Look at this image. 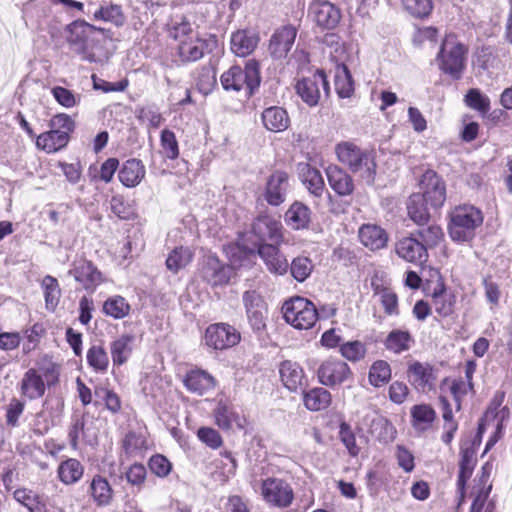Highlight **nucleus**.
<instances>
[{
	"label": "nucleus",
	"mask_w": 512,
	"mask_h": 512,
	"mask_svg": "<svg viewBox=\"0 0 512 512\" xmlns=\"http://www.w3.org/2000/svg\"><path fill=\"white\" fill-rule=\"evenodd\" d=\"M49 126L58 131H65L66 135L69 136L75 128V122L69 115L60 113L51 118Z\"/></svg>",
	"instance_id": "64"
},
{
	"label": "nucleus",
	"mask_w": 512,
	"mask_h": 512,
	"mask_svg": "<svg viewBox=\"0 0 512 512\" xmlns=\"http://www.w3.org/2000/svg\"><path fill=\"white\" fill-rule=\"evenodd\" d=\"M68 274L73 276L85 290L91 293L104 281L102 273L92 262L85 259L74 261Z\"/></svg>",
	"instance_id": "13"
},
{
	"label": "nucleus",
	"mask_w": 512,
	"mask_h": 512,
	"mask_svg": "<svg viewBox=\"0 0 512 512\" xmlns=\"http://www.w3.org/2000/svg\"><path fill=\"white\" fill-rule=\"evenodd\" d=\"M481 210L472 205L456 207L450 215L449 235L453 241L466 242L475 235V230L483 223Z\"/></svg>",
	"instance_id": "3"
},
{
	"label": "nucleus",
	"mask_w": 512,
	"mask_h": 512,
	"mask_svg": "<svg viewBox=\"0 0 512 512\" xmlns=\"http://www.w3.org/2000/svg\"><path fill=\"white\" fill-rule=\"evenodd\" d=\"M246 237H243L238 243L229 245L226 248V254L229 258L230 265L234 268H239L248 265L250 258L254 257L257 248Z\"/></svg>",
	"instance_id": "26"
},
{
	"label": "nucleus",
	"mask_w": 512,
	"mask_h": 512,
	"mask_svg": "<svg viewBox=\"0 0 512 512\" xmlns=\"http://www.w3.org/2000/svg\"><path fill=\"white\" fill-rule=\"evenodd\" d=\"M240 333L231 325L216 323L210 325L205 332V342L214 349H227L240 341Z\"/></svg>",
	"instance_id": "12"
},
{
	"label": "nucleus",
	"mask_w": 512,
	"mask_h": 512,
	"mask_svg": "<svg viewBox=\"0 0 512 512\" xmlns=\"http://www.w3.org/2000/svg\"><path fill=\"white\" fill-rule=\"evenodd\" d=\"M407 373L410 382L417 390L425 393L434 388L436 376L430 364L413 361L409 363Z\"/></svg>",
	"instance_id": "18"
},
{
	"label": "nucleus",
	"mask_w": 512,
	"mask_h": 512,
	"mask_svg": "<svg viewBox=\"0 0 512 512\" xmlns=\"http://www.w3.org/2000/svg\"><path fill=\"white\" fill-rule=\"evenodd\" d=\"M148 465L151 472L161 478L168 476L172 469L171 462L160 454L152 456Z\"/></svg>",
	"instance_id": "62"
},
{
	"label": "nucleus",
	"mask_w": 512,
	"mask_h": 512,
	"mask_svg": "<svg viewBox=\"0 0 512 512\" xmlns=\"http://www.w3.org/2000/svg\"><path fill=\"white\" fill-rule=\"evenodd\" d=\"M304 185L315 196H321L324 191V180L319 170L305 164L301 169Z\"/></svg>",
	"instance_id": "42"
},
{
	"label": "nucleus",
	"mask_w": 512,
	"mask_h": 512,
	"mask_svg": "<svg viewBox=\"0 0 512 512\" xmlns=\"http://www.w3.org/2000/svg\"><path fill=\"white\" fill-rule=\"evenodd\" d=\"M412 425L419 431L426 430L435 420L436 412L428 404H419L411 408Z\"/></svg>",
	"instance_id": "41"
},
{
	"label": "nucleus",
	"mask_w": 512,
	"mask_h": 512,
	"mask_svg": "<svg viewBox=\"0 0 512 512\" xmlns=\"http://www.w3.org/2000/svg\"><path fill=\"white\" fill-rule=\"evenodd\" d=\"M335 90L340 98H350L354 93V81L344 65H337L334 76Z\"/></svg>",
	"instance_id": "40"
},
{
	"label": "nucleus",
	"mask_w": 512,
	"mask_h": 512,
	"mask_svg": "<svg viewBox=\"0 0 512 512\" xmlns=\"http://www.w3.org/2000/svg\"><path fill=\"white\" fill-rule=\"evenodd\" d=\"M14 499L28 509L29 512H47L43 495L28 488H18L13 493Z\"/></svg>",
	"instance_id": "33"
},
{
	"label": "nucleus",
	"mask_w": 512,
	"mask_h": 512,
	"mask_svg": "<svg viewBox=\"0 0 512 512\" xmlns=\"http://www.w3.org/2000/svg\"><path fill=\"white\" fill-rule=\"evenodd\" d=\"M161 147L165 156L171 160L179 156V147L174 132L164 129L160 137Z\"/></svg>",
	"instance_id": "58"
},
{
	"label": "nucleus",
	"mask_w": 512,
	"mask_h": 512,
	"mask_svg": "<svg viewBox=\"0 0 512 512\" xmlns=\"http://www.w3.org/2000/svg\"><path fill=\"white\" fill-rule=\"evenodd\" d=\"M137 118L149 127L159 128L164 121L162 114L155 105H146L137 109Z\"/></svg>",
	"instance_id": "56"
},
{
	"label": "nucleus",
	"mask_w": 512,
	"mask_h": 512,
	"mask_svg": "<svg viewBox=\"0 0 512 512\" xmlns=\"http://www.w3.org/2000/svg\"><path fill=\"white\" fill-rule=\"evenodd\" d=\"M193 258V252L188 247L175 248L166 259L167 268L177 273L179 270L185 268Z\"/></svg>",
	"instance_id": "44"
},
{
	"label": "nucleus",
	"mask_w": 512,
	"mask_h": 512,
	"mask_svg": "<svg viewBox=\"0 0 512 512\" xmlns=\"http://www.w3.org/2000/svg\"><path fill=\"white\" fill-rule=\"evenodd\" d=\"M360 242L368 249L375 251L386 246L388 235L376 224H363L358 231Z\"/></svg>",
	"instance_id": "23"
},
{
	"label": "nucleus",
	"mask_w": 512,
	"mask_h": 512,
	"mask_svg": "<svg viewBox=\"0 0 512 512\" xmlns=\"http://www.w3.org/2000/svg\"><path fill=\"white\" fill-rule=\"evenodd\" d=\"M231 269L223 265L219 259L213 255L205 258L201 268L202 278L212 286L226 284L230 279Z\"/></svg>",
	"instance_id": "19"
},
{
	"label": "nucleus",
	"mask_w": 512,
	"mask_h": 512,
	"mask_svg": "<svg viewBox=\"0 0 512 512\" xmlns=\"http://www.w3.org/2000/svg\"><path fill=\"white\" fill-rule=\"evenodd\" d=\"M90 490L94 501L99 506L107 505L112 498V489L110 484L101 476H95L92 479Z\"/></svg>",
	"instance_id": "46"
},
{
	"label": "nucleus",
	"mask_w": 512,
	"mask_h": 512,
	"mask_svg": "<svg viewBox=\"0 0 512 512\" xmlns=\"http://www.w3.org/2000/svg\"><path fill=\"white\" fill-rule=\"evenodd\" d=\"M335 152L338 161L352 174L358 176L366 184L374 183L377 164L373 152L363 149L351 141L338 143Z\"/></svg>",
	"instance_id": "2"
},
{
	"label": "nucleus",
	"mask_w": 512,
	"mask_h": 512,
	"mask_svg": "<svg viewBox=\"0 0 512 512\" xmlns=\"http://www.w3.org/2000/svg\"><path fill=\"white\" fill-rule=\"evenodd\" d=\"M220 81L226 91H243L246 96H251L260 84L259 64L249 60L244 69L232 66L221 75Z\"/></svg>",
	"instance_id": "4"
},
{
	"label": "nucleus",
	"mask_w": 512,
	"mask_h": 512,
	"mask_svg": "<svg viewBox=\"0 0 512 512\" xmlns=\"http://www.w3.org/2000/svg\"><path fill=\"white\" fill-rule=\"evenodd\" d=\"M289 268L292 277L298 282H303L311 275L314 265L310 258L298 256L292 260Z\"/></svg>",
	"instance_id": "48"
},
{
	"label": "nucleus",
	"mask_w": 512,
	"mask_h": 512,
	"mask_svg": "<svg viewBox=\"0 0 512 512\" xmlns=\"http://www.w3.org/2000/svg\"><path fill=\"white\" fill-rule=\"evenodd\" d=\"M245 237L254 244V248L258 245L272 241L275 244L283 242V226L282 223L267 214L259 215L252 223L251 230Z\"/></svg>",
	"instance_id": "8"
},
{
	"label": "nucleus",
	"mask_w": 512,
	"mask_h": 512,
	"mask_svg": "<svg viewBox=\"0 0 512 512\" xmlns=\"http://www.w3.org/2000/svg\"><path fill=\"white\" fill-rule=\"evenodd\" d=\"M279 373L284 386L290 391L296 392L305 384V374L302 367L290 360L281 363Z\"/></svg>",
	"instance_id": "27"
},
{
	"label": "nucleus",
	"mask_w": 512,
	"mask_h": 512,
	"mask_svg": "<svg viewBox=\"0 0 512 512\" xmlns=\"http://www.w3.org/2000/svg\"><path fill=\"white\" fill-rule=\"evenodd\" d=\"M420 228L416 235L422 240V243L426 246V250L431 247H435L443 238V231L440 226L431 224Z\"/></svg>",
	"instance_id": "51"
},
{
	"label": "nucleus",
	"mask_w": 512,
	"mask_h": 512,
	"mask_svg": "<svg viewBox=\"0 0 512 512\" xmlns=\"http://www.w3.org/2000/svg\"><path fill=\"white\" fill-rule=\"evenodd\" d=\"M284 320L298 330L312 328L318 320L315 305L304 297H293L282 306Z\"/></svg>",
	"instance_id": "5"
},
{
	"label": "nucleus",
	"mask_w": 512,
	"mask_h": 512,
	"mask_svg": "<svg viewBox=\"0 0 512 512\" xmlns=\"http://www.w3.org/2000/svg\"><path fill=\"white\" fill-rule=\"evenodd\" d=\"M261 119L264 127L274 133L285 131L290 125L287 111L279 106H271L263 110Z\"/></svg>",
	"instance_id": "25"
},
{
	"label": "nucleus",
	"mask_w": 512,
	"mask_h": 512,
	"mask_svg": "<svg viewBox=\"0 0 512 512\" xmlns=\"http://www.w3.org/2000/svg\"><path fill=\"white\" fill-rule=\"evenodd\" d=\"M259 491L263 501L271 507L286 509L294 500L292 486L282 478L267 477L261 480Z\"/></svg>",
	"instance_id": "7"
},
{
	"label": "nucleus",
	"mask_w": 512,
	"mask_h": 512,
	"mask_svg": "<svg viewBox=\"0 0 512 512\" xmlns=\"http://www.w3.org/2000/svg\"><path fill=\"white\" fill-rule=\"evenodd\" d=\"M51 93L54 99L65 108L75 107L80 100L79 96H76L72 91L61 86L52 88Z\"/></svg>",
	"instance_id": "61"
},
{
	"label": "nucleus",
	"mask_w": 512,
	"mask_h": 512,
	"mask_svg": "<svg viewBox=\"0 0 512 512\" xmlns=\"http://www.w3.org/2000/svg\"><path fill=\"white\" fill-rule=\"evenodd\" d=\"M330 187L340 196H348L354 190L352 177L341 167L330 165L326 169Z\"/></svg>",
	"instance_id": "24"
},
{
	"label": "nucleus",
	"mask_w": 512,
	"mask_h": 512,
	"mask_svg": "<svg viewBox=\"0 0 512 512\" xmlns=\"http://www.w3.org/2000/svg\"><path fill=\"white\" fill-rule=\"evenodd\" d=\"M297 36V30L292 25H286L277 29L269 43V51L275 59H282L291 50Z\"/></svg>",
	"instance_id": "16"
},
{
	"label": "nucleus",
	"mask_w": 512,
	"mask_h": 512,
	"mask_svg": "<svg viewBox=\"0 0 512 512\" xmlns=\"http://www.w3.org/2000/svg\"><path fill=\"white\" fill-rule=\"evenodd\" d=\"M286 224L294 230L307 229L311 222V210L301 202H294L285 213Z\"/></svg>",
	"instance_id": "30"
},
{
	"label": "nucleus",
	"mask_w": 512,
	"mask_h": 512,
	"mask_svg": "<svg viewBox=\"0 0 512 512\" xmlns=\"http://www.w3.org/2000/svg\"><path fill=\"white\" fill-rule=\"evenodd\" d=\"M42 287L44 289L46 308L50 311H54L61 296V290L57 279L49 275L45 276L42 280Z\"/></svg>",
	"instance_id": "47"
},
{
	"label": "nucleus",
	"mask_w": 512,
	"mask_h": 512,
	"mask_svg": "<svg viewBox=\"0 0 512 512\" xmlns=\"http://www.w3.org/2000/svg\"><path fill=\"white\" fill-rule=\"evenodd\" d=\"M391 378L390 365L384 360L374 362L369 371V382L374 387H380Z\"/></svg>",
	"instance_id": "50"
},
{
	"label": "nucleus",
	"mask_w": 512,
	"mask_h": 512,
	"mask_svg": "<svg viewBox=\"0 0 512 512\" xmlns=\"http://www.w3.org/2000/svg\"><path fill=\"white\" fill-rule=\"evenodd\" d=\"M183 384L189 392L201 396L215 387V379L204 370L193 369L187 372Z\"/></svg>",
	"instance_id": "22"
},
{
	"label": "nucleus",
	"mask_w": 512,
	"mask_h": 512,
	"mask_svg": "<svg viewBox=\"0 0 512 512\" xmlns=\"http://www.w3.org/2000/svg\"><path fill=\"white\" fill-rule=\"evenodd\" d=\"M145 173V166L142 162L133 158L122 164L118 172V178L125 187L133 188L140 184Z\"/></svg>",
	"instance_id": "28"
},
{
	"label": "nucleus",
	"mask_w": 512,
	"mask_h": 512,
	"mask_svg": "<svg viewBox=\"0 0 512 512\" xmlns=\"http://www.w3.org/2000/svg\"><path fill=\"white\" fill-rule=\"evenodd\" d=\"M465 47L454 36H447L437 56L439 68L453 78H460L465 64Z\"/></svg>",
	"instance_id": "6"
},
{
	"label": "nucleus",
	"mask_w": 512,
	"mask_h": 512,
	"mask_svg": "<svg viewBox=\"0 0 512 512\" xmlns=\"http://www.w3.org/2000/svg\"><path fill=\"white\" fill-rule=\"evenodd\" d=\"M57 473L62 483L71 485L82 478L84 467L77 459L69 458L60 463Z\"/></svg>",
	"instance_id": "38"
},
{
	"label": "nucleus",
	"mask_w": 512,
	"mask_h": 512,
	"mask_svg": "<svg viewBox=\"0 0 512 512\" xmlns=\"http://www.w3.org/2000/svg\"><path fill=\"white\" fill-rule=\"evenodd\" d=\"M197 436L200 441L212 449L219 448L223 443L220 434L211 427H201L197 432Z\"/></svg>",
	"instance_id": "63"
},
{
	"label": "nucleus",
	"mask_w": 512,
	"mask_h": 512,
	"mask_svg": "<svg viewBox=\"0 0 512 512\" xmlns=\"http://www.w3.org/2000/svg\"><path fill=\"white\" fill-rule=\"evenodd\" d=\"M420 194L423 200L433 208H440L446 200V186L436 172L427 170L419 181Z\"/></svg>",
	"instance_id": "11"
},
{
	"label": "nucleus",
	"mask_w": 512,
	"mask_h": 512,
	"mask_svg": "<svg viewBox=\"0 0 512 512\" xmlns=\"http://www.w3.org/2000/svg\"><path fill=\"white\" fill-rule=\"evenodd\" d=\"M295 89L302 101L313 107L319 103L322 91L329 92V85L324 72L318 71L311 77L299 80Z\"/></svg>",
	"instance_id": "10"
},
{
	"label": "nucleus",
	"mask_w": 512,
	"mask_h": 512,
	"mask_svg": "<svg viewBox=\"0 0 512 512\" xmlns=\"http://www.w3.org/2000/svg\"><path fill=\"white\" fill-rule=\"evenodd\" d=\"M259 43V35L251 30H238L231 35V51L238 57L250 55Z\"/></svg>",
	"instance_id": "21"
},
{
	"label": "nucleus",
	"mask_w": 512,
	"mask_h": 512,
	"mask_svg": "<svg viewBox=\"0 0 512 512\" xmlns=\"http://www.w3.org/2000/svg\"><path fill=\"white\" fill-rule=\"evenodd\" d=\"M205 43L198 34L190 35L181 40L178 46L179 55L184 61H197L204 55Z\"/></svg>",
	"instance_id": "35"
},
{
	"label": "nucleus",
	"mask_w": 512,
	"mask_h": 512,
	"mask_svg": "<svg viewBox=\"0 0 512 512\" xmlns=\"http://www.w3.org/2000/svg\"><path fill=\"white\" fill-rule=\"evenodd\" d=\"M413 344L414 339L410 332L401 329L392 330L384 342L386 349L396 354L408 351Z\"/></svg>",
	"instance_id": "36"
},
{
	"label": "nucleus",
	"mask_w": 512,
	"mask_h": 512,
	"mask_svg": "<svg viewBox=\"0 0 512 512\" xmlns=\"http://www.w3.org/2000/svg\"><path fill=\"white\" fill-rule=\"evenodd\" d=\"M352 377L348 364L339 358L323 360L317 369L318 381L327 387L340 386Z\"/></svg>",
	"instance_id": "9"
},
{
	"label": "nucleus",
	"mask_w": 512,
	"mask_h": 512,
	"mask_svg": "<svg viewBox=\"0 0 512 512\" xmlns=\"http://www.w3.org/2000/svg\"><path fill=\"white\" fill-rule=\"evenodd\" d=\"M341 355L351 362H356L365 356L366 349L360 341H350L340 346Z\"/></svg>",
	"instance_id": "59"
},
{
	"label": "nucleus",
	"mask_w": 512,
	"mask_h": 512,
	"mask_svg": "<svg viewBox=\"0 0 512 512\" xmlns=\"http://www.w3.org/2000/svg\"><path fill=\"white\" fill-rule=\"evenodd\" d=\"M130 305L121 296L107 299L103 305V312L115 319H122L129 314Z\"/></svg>",
	"instance_id": "49"
},
{
	"label": "nucleus",
	"mask_w": 512,
	"mask_h": 512,
	"mask_svg": "<svg viewBox=\"0 0 512 512\" xmlns=\"http://www.w3.org/2000/svg\"><path fill=\"white\" fill-rule=\"evenodd\" d=\"M69 142V136L65 131L50 129V131L40 134L36 139V146L47 152L53 153L64 148Z\"/></svg>",
	"instance_id": "32"
},
{
	"label": "nucleus",
	"mask_w": 512,
	"mask_h": 512,
	"mask_svg": "<svg viewBox=\"0 0 512 512\" xmlns=\"http://www.w3.org/2000/svg\"><path fill=\"white\" fill-rule=\"evenodd\" d=\"M113 33L85 21L77 20L67 27L66 41L72 52L88 62H102L110 55Z\"/></svg>",
	"instance_id": "1"
},
{
	"label": "nucleus",
	"mask_w": 512,
	"mask_h": 512,
	"mask_svg": "<svg viewBox=\"0 0 512 512\" xmlns=\"http://www.w3.org/2000/svg\"><path fill=\"white\" fill-rule=\"evenodd\" d=\"M135 336L123 334L111 343L110 351L115 365L124 364L132 354Z\"/></svg>",
	"instance_id": "34"
},
{
	"label": "nucleus",
	"mask_w": 512,
	"mask_h": 512,
	"mask_svg": "<svg viewBox=\"0 0 512 512\" xmlns=\"http://www.w3.org/2000/svg\"><path fill=\"white\" fill-rule=\"evenodd\" d=\"M375 294L379 296L384 311L388 315H398V298L397 295L388 288L377 287Z\"/></svg>",
	"instance_id": "57"
},
{
	"label": "nucleus",
	"mask_w": 512,
	"mask_h": 512,
	"mask_svg": "<svg viewBox=\"0 0 512 512\" xmlns=\"http://www.w3.org/2000/svg\"><path fill=\"white\" fill-rule=\"evenodd\" d=\"M123 449L130 457L142 456L147 450V440L142 433L131 431L126 434L123 440Z\"/></svg>",
	"instance_id": "45"
},
{
	"label": "nucleus",
	"mask_w": 512,
	"mask_h": 512,
	"mask_svg": "<svg viewBox=\"0 0 512 512\" xmlns=\"http://www.w3.org/2000/svg\"><path fill=\"white\" fill-rule=\"evenodd\" d=\"M21 392L30 400L38 399L45 393V382L35 369H29L21 380Z\"/></svg>",
	"instance_id": "31"
},
{
	"label": "nucleus",
	"mask_w": 512,
	"mask_h": 512,
	"mask_svg": "<svg viewBox=\"0 0 512 512\" xmlns=\"http://www.w3.org/2000/svg\"><path fill=\"white\" fill-rule=\"evenodd\" d=\"M467 105L481 113H487L490 109L489 98L482 94L478 89H471L466 95Z\"/></svg>",
	"instance_id": "60"
},
{
	"label": "nucleus",
	"mask_w": 512,
	"mask_h": 512,
	"mask_svg": "<svg viewBox=\"0 0 512 512\" xmlns=\"http://www.w3.org/2000/svg\"><path fill=\"white\" fill-rule=\"evenodd\" d=\"M288 191V175L283 171H275L268 179L265 199L273 206H278L285 201Z\"/></svg>",
	"instance_id": "20"
},
{
	"label": "nucleus",
	"mask_w": 512,
	"mask_h": 512,
	"mask_svg": "<svg viewBox=\"0 0 512 512\" xmlns=\"http://www.w3.org/2000/svg\"><path fill=\"white\" fill-rule=\"evenodd\" d=\"M431 297L432 306L438 315L447 317L453 313L455 297L446 291L442 281H439L434 287Z\"/></svg>",
	"instance_id": "29"
},
{
	"label": "nucleus",
	"mask_w": 512,
	"mask_h": 512,
	"mask_svg": "<svg viewBox=\"0 0 512 512\" xmlns=\"http://www.w3.org/2000/svg\"><path fill=\"white\" fill-rule=\"evenodd\" d=\"M309 15L318 26L327 29L334 28L341 18L340 11L325 0L312 2L309 7Z\"/></svg>",
	"instance_id": "17"
},
{
	"label": "nucleus",
	"mask_w": 512,
	"mask_h": 512,
	"mask_svg": "<svg viewBox=\"0 0 512 512\" xmlns=\"http://www.w3.org/2000/svg\"><path fill=\"white\" fill-rule=\"evenodd\" d=\"M427 204L420 193H413L407 201L408 215L419 226L425 225L430 218Z\"/></svg>",
	"instance_id": "37"
},
{
	"label": "nucleus",
	"mask_w": 512,
	"mask_h": 512,
	"mask_svg": "<svg viewBox=\"0 0 512 512\" xmlns=\"http://www.w3.org/2000/svg\"><path fill=\"white\" fill-rule=\"evenodd\" d=\"M214 418L219 428L228 430L232 427V424L237 421L238 416L231 407L219 403L214 410Z\"/></svg>",
	"instance_id": "52"
},
{
	"label": "nucleus",
	"mask_w": 512,
	"mask_h": 512,
	"mask_svg": "<svg viewBox=\"0 0 512 512\" xmlns=\"http://www.w3.org/2000/svg\"><path fill=\"white\" fill-rule=\"evenodd\" d=\"M93 18L95 20L111 22L118 27L122 26L125 22L121 6L112 3L100 6L93 12Z\"/></svg>",
	"instance_id": "43"
},
{
	"label": "nucleus",
	"mask_w": 512,
	"mask_h": 512,
	"mask_svg": "<svg viewBox=\"0 0 512 512\" xmlns=\"http://www.w3.org/2000/svg\"><path fill=\"white\" fill-rule=\"evenodd\" d=\"M331 394L323 387H315L304 393L303 401L308 410L320 411L331 404Z\"/></svg>",
	"instance_id": "39"
},
{
	"label": "nucleus",
	"mask_w": 512,
	"mask_h": 512,
	"mask_svg": "<svg viewBox=\"0 0 512 512\" xmlns=\"http://www.w3.org/2000/svg\"><path fill=\"white\" fill-rule=\"evenodd\" d=\"M279 245L280 244L275 243H262L258 245L257 254L271 274L283 276L289 269V262L286 256L280 251Z\"/></svg>",
	"instance_id": "14"
},
{
	"label": "nucleus",
	"mask_w": 512,
	"mask_h": 512,
	"mask_svg": "<svg viewBox=\"0 0 512 512\" xmlns=\"http://www.w3.org/2000/svg\"><path fill=\"white\" fill-rule=\"evenodd\" d=\"M403 8L407 13L415 18L427 17L432 9L431 0H401Z\"/></svg>",
	"instance_id": "55"
},
{
	"label": "nucleus",
	"mask_w": 512,
	"mask_h": 512,
	"mask_svg": "<svg viewBox=\"0 0 512 512\" xmlns=\"http://www.w3.org/2000/svg\"><path fill=\"white\" fill-rule=\"evenodd\" d=\"M395 252L401 259L414 264H423L428 258L426 246L414 237L398 240L395 244Z\"/></svg>",
	"instance_id": "15"
},
{
	"label": "nucleus",
	"mask_w": 512,
	"mask_h": 512,
	"mask_svg": "<svg viewBox=\"0 0 512 512\" xmlns=\"http://www.w3.org/2000/svg\"><path fill=\"white\" fill-rule=\"evenodd\" d=\"M474 467V459L473 456L469 453L468 450L461 452V461H460V472L457 480V486L461 497L464 495V487L466 481L470 478Z\"/></svg>",
	"instance_id": "54"
},
{
	"label": "nucleus",
	"mask_w": 512,
	"mask_h": 512,
	"mask_svg": "<svg viewBox=\"0 0 512 512\" xmlns=\"http://www.w3.org/2000/svg\"><path fill=\"white\" fill-rule=\"evenodd\" d=\"M87 362L95 370L104 372L109 365V358L103 347L94 345L87 352Z\"/></svg>",
	"instance_id": "53"
}]
</instances>
